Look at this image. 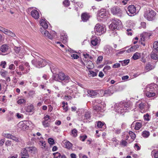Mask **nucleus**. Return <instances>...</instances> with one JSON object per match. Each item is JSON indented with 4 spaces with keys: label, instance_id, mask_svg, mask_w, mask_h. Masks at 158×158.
Instances as JSON below:
<instances>
[{
    "label": "nucleus",
    "instance_id": "f257e3e1",
    "mask_svg": "<svg viewBox=\"0 0 158 158\" xmlns=\"http://www.w3.org/2000/svg\"><path fill=\"white\" fill-rule=\"evenodd\" d=\"M31 54L34 57H35V56H37V58L32 60L31 63L34 66L36 67L40 68L45 66L47 64L46 60L43 59L38 57L39 54L38 53L32 51Z\"/></svg>",
    "mask_w": 158,
    "mask_h": 158
},
{
    "label": "nucleus",
    "instance_id": "f03ea898",
    "mask_svg": "<svg viewBox=\"0 0 158 158\" xmlns=\"http://www.w3.org/2000/svg\"><path fill=\"white\" fill-rule=\"evenodd\" d=\"M158 91V85L154 83L146 86L143 90L146 96L149 98L154 96Z\"/></svg>",
    "mask_w": 158,
    "mask_h": 158
},
{
    "label": "nucleus",
    "instance_id": "7ed1b4c3",
    "mask_svg": "<svg viewBox=\"0 0 158 158\" xmlns=\"http://www.w3.org/2000/svg\"><path fill=\"white\" fill-rule=\"evenodd\" d=\"M129 107V103L125 102L116 103L114 106L115 111L121 114H123L124 112H127Z\"/></svg>",
    "mask_w": 158,
    "mask_h": 158
},
{
    "label": "nucleus",
    "instance_id": "20e7f679",
    "mask_svg": "<svg viewBox=\"0 0 158 158\" xmlns=\"http://www.w3.org/2000/svg\"><path fill=\"white\" fill-rule=\"evenodd\" d=\"M53 79L56 81H64L68 82L71 80L70 77L68 75H65L64 73L62 71L59 72L58 74H55L53 76Z\"/></svg>",
    "mask_w": 158,
    "mask_h": 158
},
{
    "label": "nucleus",
    "instance_id": "39448f33",
    "mask_svg": "<svg viewBox=\"0 0 158 158\" xmlns=\"http://www.w3.org/2000/svg\"><path fill=\"white\" fill-rule=\"evenodd\" d=\"M19 70L22 71H18V70L16 69L15 71L17 74L19 76H21L22 74H24L28 73L30 70V66L27 62L23 63L20 64L19 67Z\"/></svg>",
    "mask_w": 158,
    "mask_h": 158
},
{
    "label": "nucleus",
    "instance_id": "423d86ee",
    "mask_svg": "<svg viewBox=\"0 0 158 158\" xmlns=\"http://www.w3.org/2000/svg\"><path fill=\"white\" fill-rule=\"evenodd\" d=\"M105 110V107L100 105L94 106L93 108V111L94 114L99 117L104 115Z\"/></svg>",
    "mask_w": 158,
    "mask_h": 158
},
{
    "label": "nucleus",
    "instance_id": "0eeeda50",
    "mask_svg": "<svg viewBox=\"0 0 158 158\" xmlns=\"http://www.w3.org/2000/svg\"><path fill=\"white\" fill-rule=\"evenodd\" d=\"M40 31L44 37L50 40H52L54 38H56V32L53 31H51L50 33H49L45 29H43L41 27Z\"/></svg>",
    "mask_w": 158,
    "mask_h": 158
},
{
    "label": "nucleus",
    "instance_id": "6e6552de",
    "mask_svg": "<svg viewBox=\"0 0 158 158\" xmlns=\"http://www.w3.org/2000/svg\"><path fill=\"white\" fill-rule=\"evenodd\" d=\"M156 12L152 10H149L145 12L144 15V18L148 21H152L155 18Z\"/></svg>",
    "mask_w": 158,
    "mask_h": 158
},
{
    "label": "nucleus",
    "instance_id": "1a4fd4ad",
    "mask_svg": "<svg viewBox=\"0 0 158 158\" xmlns=\"http://www.w3.org/2000/svg\"><path fill=\"white\" fill-rule=\"evenodd\" d=\"M95 34L97 35H100L106 31L105 28L101 24H97L94 27Z\"/></svg>",
    "mask_w": 158,
    "mask_h": 158
},
{
    "label": "nucleus",
    "instance_id": "9d476101",
    "mask_svg": "<svg viewBox=\"0 0 158 158\" xmlns=\"http://www.w3.org/2000/svg\"><path fill=\"white\" fill-rule=\"evenodd\" d=\"M121 24L122 22L120 20L118 19H115L113 20L109 27L110 29L113 30L117 29L118 26H121Z\"/></svg>",
    "mask_w": 158,
    "mask_h": 158
},
{
    "label": "nucleus",
    "instance_id": "9b49d317",
    "mask_svg": "<svg viewBox=\"0 0 158 158\" xmlns=\"http://www.w3.org/2000/svg\"><path fill=\"white\" fill-rule=\"evenodd\" d=\"M33 9V7H30L28 10L30 12L31 16L34 19H37L39 18L40 13L37 10Z\"/></svg>",
    "mask_w": 158,
    "mask_h": 158
},
{
    "label": "nucleus",
    "instance_id": "f8f14e48",
    "mask_svg": "<svg viewBox=\"0 0 158 158\" xmlns=\"http://www.w3.org/2000/svg\"><path fill=\"white\" fill-rule=\"evenodd\" d=\"M128 12H127L128 15L130 16H132V15H134L135 14L136 12H138V10H136L135 7L134 5L129 6L128 7Z\"/></svg>",
    "mask_w": 158,
    "mask_h": 158
},
{
    "label": "nucleus",
    "instance_id": "ddd939ff",
    "mask_svg": "<svg viewBox=\"0 0 158 158\" xmlns=\"http://www.w3.org/2000/svg\"><path fill=\"white\" fill-rule=\"evenodd\" d=\"M31 123L28 121L20 122L18 124V127L20 129L22 130H25L27 129L29 126L28 124Z\"/></svg>",
    "mask_w": 158,
    "mask_h": 158
},
{
    "label": "nucleus",
    "instance_id": "4468645a",
    "mask_svg": "<svg viewBox=\"0 0 158 158\" xmlns=\"http://www.w3.org/2000/svg\"><path fill=\"white\" fill-rule=\"evenodd\" d=\"M108 14V12L105 9H101L98 11L97 14L98 19H100V18H103L106 16Z\"/></svg>",
    "mask_w": 158,
    "mask_h": 158
},
{
    "label": "nucleus",
    "instance_id": "2eb2a0df",
    "mask_svg": "<svg viewBox=\"0 0 158 158\" xmlns=\"http://www.w3.org/2000/svg\"><path fill=\"white\" fill-rule=\"evenodd\" d=\"M112 13L113 15H117L120 14L121 13L122 11L120 8L118 7H114L111 9Z\"/></svg>",
    "mask_w": 158,
    "mask_h": 158
},
{
    "label": "nucleus",
    "instance_id": "dca6fc26",
    "mask_svg": "<svg viewBox=\"0 0 158 158\" xmlns=\"http://www.w3.org/2000/svg\"><path fill=\"white\" fill-rule=\"evenodd\" d=\"M40 24L41 26H42L43 28L46 29L48 27V25L49 24V23L46 21L45 19H42L40 21Z\"/></svg>",
    "mask_w": 158,
    "mask_h": 158
},
{
    "label": "nucleus",
    "instance_id": "f3484780",
    "mask_svg": "<svg viewBox=\"0 0 158 158\" xmlns=\"http://www.w3.org/2000/svg\"><path fill=\"white\" fill-rule=\"evenodd\" d=\"M60 40L64 43H66L68 41L67 35L65 32H62L61 34Z\"/></svg>",
    "mask_w": 158,
    "mask_h": 158
},
{
    "label": "nucleus",
    "instance_id": "a211bd4d",
    "mask_svg": "<svg viewBox=\"0 0 158 158\" xmlns=\"http://www.w3.org/2000/svg\"><path fill=\"white\" fill-rule=\"evenodd\" d=\"M114 49L109 45H106L104 47V52L106 54H109Z\"/></svg>",
    "mask_w": 158,
    "mask_h": 158
},
{
    "label": "nucleus",
    "instance_id": "6ab92c4d",
    "mask_svg": "<svg viewBox=\"0 0 158 158\" xmlns=\"http://www.w3.org/2000/svg\"><path fill=\"white\" fill-rule=\"evenodd\" d=\"M68 52H69L71 56L73 59H77L79 58V56L77 54H75V53H76L75 51L70 48L68 50Z\"/></svg>",
    "mask_w": 158,
    "mask_h": 158
},
{
    "label": "nucleus",
    "instance_id": "aec40b11",
    "mask_svg": "<svg viewBox=\"0 0 158 158\" xmlns=\"http://www.w3.org/2000/svg\"><path fill=\"white\" fill-rule=\"evenodd\" d=\"M101 91L102 93H104L103 95L106 96H110L114 93V91L111 88L105 91L102 90Z\"/></svg>",
    "mask_w": 158,
    "mask_h": 158
},
{
    "label": "nucleus",
    "instance_id": "412c9836",
    "mask_svg": "<svg viewBox=\"0 0 158 158\" xmlns=\"http://www.w3.org/2000/svg\"><path fill=\"white\" fill-rule=\"evenodd\" d=\"M87 95L89 97H93L97 95L98 93L96 90H87Z\"/></svg>",
    "mask_w": 158,
    "mask_h": 158
},
{
    "label": "nucleus",
    "instance_id": "4be33fe9",
    "mask_svg": "<svg viewBox=\"0 0 158 158\" xmlns=\"http://www.w3.org/2000/svg\"><path fill=\"white\" fill-rule=\"evenodd\" d=\"M63 146L68 149H70L72 146V144L69 141L66 140H64L63 141Z\"/></svg>",
    "mask_w": 158,
    "mask_h": 158
},
{
    "label": "nucleus",
    "instance_id": "5701e85b",
    "mask_svg": "<svg viewBox=\"0 0 158 158\" xmlns=\"http://www.w3.org/2000/svg\"><path fill=\"white\" fill-rule=\"evenodd\" d=\"M99 38L96 37H94L92 38L91 41V43L92 45L95 46L99 42Z\"/></svg>",
    "mask_w": 158,
    "mask_h": 158
},
{
    "label": "nucleus",
    "instance_id": "b1692460",
    "mask_svg": "<svg viewBox=\"0 0 158 158\" xmlns=\"http://www.w3.org/2000/svg\"><path fill=\"white\" fill-rule=\"evenodd\" d=\"M155 66L154 64L152 65L150 63H148L145 67V69L147 71H149L155 68Z\"/></svg>",
    "mask_w": 158,
    "mask_h": 158
},
{
    "label": "nucleus",
    "instance_id": "393cba45",
    "mask_svg": "<svg viewBox=\"0 0 158 158\" xmlns=\"http://www.w3.org/2000/svg\"><path fill=\"white\" fill-rule=\"evenodd\" d=\"M1 31L3 32L5 34L10 35L12 37H14L15 36V34L11 31L3 28L2 29Z\"/></svg>",
    "mask_w": 158,
    "mask_h": 158
},
{
    "label": "nucleus",
    "instance_id": "a878e982",
    "mask_svg": "<svg viewBox=\"0 0 158 158\" xmlns=\"http://www.w3.org/2000/svg\"><path fill=\"white\" fill-rule=\"evenodd\" d=\"M9 48V46L6 44L2 45L0 47V51L3 52H7Z\"/></svg>",
    "mask_w": 158,
    "mask_h": 158
},
{
    "label": "nucleus",
    "instance_id": "bb28decb",
    "mask_svg": "<svg viewBox=\"0 0 158 158\" xmlns=\"http://www.w3.org/2000/svg\"><path fill=\"white\" fill-rule=\"evenodd\" d=\"M156 51L153 50L151 54V57L153 60H158V54Z\"/></svg>",
    "mask_w": 158,
    "mask_h": 158
},
{
    "label": "nucleus",
    "instance_id": "cd10ccee",
    "mask_svg": "<svg viewBox=\"0 0 158 158\" xmlns=\"http://www.w3.org/2000/svg\"><path fill=\"white\" fill-rule=\"evenodd\" d=\"M27 148H24L22 149L21 152L20 156H27L29 157V155L27 152Z\"/></svg>",
    "mask_w": 158,
    "mask_h": 158
},
{
    "label": "nucleus",
    "instance_id": "c85d7f7f",
    "mask_svg": "<svg viewBox=\"0 0 158 158\" xmlns=\"http://www.w3.org/2000/svg\"><path fill=\"white\" fill-rule=\"evenodd\" d=\"M90 16L87 13H84L81 16V18L84 22L87 21L89 19Z\"/></svg>",
    "mask_w": 158,
    "mask_h": 158
},
{
    "label": "nucleus",
    "instance_id": "c756f323",
    "mask_svg": "<svg viewBox=\"0 0 158 158\" xmlns=\"http://www.w3.org/2000/svg\"><path fill=\"white\" fill-rule=\"evenodd\" d=\"M135 106L137 107H138L140 109H142L144 107V104L141 101H139L136 103Z\"/></svg>",
    "mask_w": 158,
    "mask_h": 158
},
{
    "label": "nucleus",
    "instance_id": "7c9ffc66",
    "mask_svg": "<svg viewBox=\"0 0 158 158\" xmlns=\"http://www.w3.org/2000/svg\"><path fill=\"white\" fill-rule=\"evenodd\" d=\"M34 110V106L32 105L28 106L26 108V111L28 113L33 112Z\"/></svg>",
    "mask_w": 158,
    "mask_h": 158
},
{
    "label": "nucleus",
    "instance_id": "2f4dec72",
    "mask_svg": "<svg viewBox=\"0 0 158 158\" xmlns=\"http://www.w3.org/2000/svg\"><path fill=\"white\" fill-rule=\"evenodd\" d=\"M148 35V33H145L144 34H142L141 35V38L139 42L141 43V44H143L144 46V44L143 42V41H144L145 40V36Z\"/></svg>",
    "mask_w": 158,
    "mask_h": 158
},
{
    "label": "nucleus",
    "instance_id": "473e14b6",
    "mask_svg": "<svg viewBox=\"0 0 158 158\" xmlns=\"http://www.w3.org/2000/svg\"><path fill=\"white\" fill-rule=\"evenodd\" d=\"M98 72V71L94 72L92 70L89 71L88 73L89 76L91 77H95L97 76Z\"/></svg>",
    "mask_w": 158,
    "mask_h": 158
},
{
    "label": "nucleus",
    "instance_id": "72a5a7b5",
    "mask_svg": "<svg viewBox=\"0 0 158 158\" xmlns=\"http://www.w3.org/2000/svg\"><path fill=\"white\" fill-rule=\"evenodd\" d=\"M95 102L99 104V106H103V107H105L106 106V104L105 102L99 99H97L95 100Z\"/></svg>",
    "mask_w": 158,
    "mask_h": 158
},
{
    "label": "nucleus",
    "instance_id": "f704fd0d",
    "mask_svg": "<svg viewBox=\"0 0 158 158\" xmlns=\"http://www.w3.org/2000/svg\"><path fill=\"white\" fill-rule=\"evenodd\" d=\"M97 126L98 128H103V129H104L106 127L104 123L102 122L101 121H98V122Z\"/></svg>",
    "mask_w": 158,
    "mask_h": 158
},
{
    "label": "nucleus",
    "instance_id": "c9c22d12",
    "mask_svg": "<svg viewBox=\"0 0 158 158\" xmlns=\"http://www.w3.org/2000/svg\"><path fill=\"white\" fill-rule=\"evenodd\" d=\"M142 123L140 122H136L135 124V128L136 130H139L142 127Z\"/></svg>",
    "mask_w": 158,
    "mask_h": 158
},
{
    "label": "nucleus",
    "instance_id": "e433bc0d",
    "mask_svg": "<svg viewBox=\"0 0 158 158\" xmlns=\"http://www.w3.org/2000/svg\"><path fill=\"white\" fill-rule=\"evenodd\" d=\"M68 92L67 91L66 92V95L63 97L64 99L66 100H70L72 98V96L69 95Z\"/></svg>",
    "mask_w": 158,
    "mask_h": 158
},
{
    "label": "nucleus",
    "instance_id": "4c0bfd02",
    "mask_svg": "<svg viewBox=\"0 0 158 158\" xmlns=\"http://www.w3.org/2000/svg\"><path fill=\"white\" fill-rule=\"evenodd\" d=\"M74 2V5L75 7V9L77 11L78 10L77 8H78V7H79V8H82L83 6L82 4L81 3L80 4L79 2H76L75 1Z\"/></svg>",
    "mask_w": 158,
    "mask_h": 158
},
{
    "label": "nucleus",
    "instance_id": "58836bf2",
    "mask_svg": "<svg viewBox=\"0 0 158 158\" xmlns=\"http://www.w3.org/2000/svg\"><path fill=\"white\" fill-rule=\"evenodd\" d=\"M77 130L75 129H74L72 130L70 135L72 136L75 137L77 136Z\"/></svg>",
    "mask_w": 158,
    "mask_h": 158
},
{
    "label": "nucleus",
    "instance_id": "ea45409f",
    "mask_svg": "<svg viewBox=\"0 0 158 158\" xmlns=\"http://www.w3.org/2000/svg\"><path fill=\"white\" fill-rule=\"evenodd\" d=\"M75 88V87L73 86H71L69 90H66L65 93H66V92L67 91L68 92V94H69V95L72 96V94L73 93V90Z\"/></svg>",
    "mask_w": 158,
    "mask_h": 158
},
{
    "label": "nucleus",
    "instance_id": "a19ab883",
    "mask_svg": "<svg viewBox=\"0 0 158 158\" xmlns=\"http://www.w3.org/2000/svg\"><path fill=\"white\" fill-rule=\"evenodd\" d=\"M140 53L137 52L133 54L132 58L134 60H136L138 59L140 57Z\"/></svg>",
    "mask_w": 158,
    "mask_h": 158
},
{
    "label": "nucleus",
    "instance_id": "79ce46f5",
    "mask_svg": "<svg viewBox=\"0 0 158 158\" xmlns=\"http://www.w3.org/2000/svg\"><path fill=\"white\" fill-rule=\"evenodd\" d=\"M150 135V133L148 131H144L142 132V135L144 138L148 137Z\"/></svg>",
    "mask_w": 158,
    "mask_h": 158
},
{
    "label": "nucleus",
    "instance_id": "37998d69",
    "mask_svg": "<svg viewBox=\"0 0 158 158\" xmlns=\"http://www.w3.org/2000/svg\"><path fill=\"white\" fill-rule=\"evenodd\" d=\"M129 135L131 136L132 139L129 142V143H130L131 142L133 141L134 140L135 137V135L134 133L131 131H129Z\"/></svg>",
    "mask_w": 158,
    "mask_h": 158
},
{
    "label": "nucleus",
    "instance_id": "c03bdc74",
    "mask_svg": "<svg viewBox=\"0 0 158 158\" xmlns=\"http://www.w3.org/2000/svg\"><path fill=\"white\" fill-rule=\"evenodd\" d=\"M143 117L144 120L147 121H149L151 118L150 116L148 113L144 115Z\"/></svg>",
    "mask_w": 158,
    "mask_h": 158
},
{
    "label": "nucleus",
    "instance_id": "a18cd8bd",
    "mask_svg": "<svg viewBox=\"0 0 158 158\" xmlns=\"http://www.w3.org/2000/svg\"><path fill=\"white\" fill-rule=\"evenodd\" d=\"M152 154L155 158H158V151L153 150L152 152Z\"/></svg>",
    "mask_w": 158,
    "mask_h": 158
},
{
    "label": "nucleus",
    "instance_id": "49530a36",
    "mask_svg": "<svg viewBox=\"0 0 158 158\" xmlns=\"http://www.w3.org/2000/svg\"><path fill=\"white\" fill-rule=\"evenodd\" d=\"M62 104L64 110L65 111H67L68 110V103L67 102L65 103L64 102H62Z\"/></svg>",
    "mask_w": 158,
    "mask_h": 158
},
{
    "label": "nucleus",
    "instance_id": "de8ad7c7",
    "mask_svg": "<svg viewBox=\"0 0 158 158\" xmlns=\"http://www.w3.org/2000/svg\"><path fill=\"white\" fill-rule=\"evenodd\" d=\"M28 151L31 152H35L36 150V148L35 147H26Z\"/></svg>",
    "mask_w": 158,
    "mask_h": 158
},
{
    "label": "nucleus",
    "instance_id": "09e8293b",
    "mask_svg": "<svg viewBox=\"0 0 158 158\" xmlns=\"http://www.w3.org/2000/svg\"><path fill=\"white\" fill-rule=\"evenodd\" d=\"M153 47L154 49L155 50H156V52H158V42L157 41H155L154 42L153 45Z\"/></svg>",
    "mask_w": 158,
    "mask_h": 158
},
{
    "label": "nucleus",
    "instance_id": "8fccbe9b",
    "mask_svg": "<svg viewBox=\"0 0 158 158\" xmlns=\"http://www.w3.org/2000/svg\"><path fill=\"white\" fill-rule=\"evenodd\" d=\"M82 55L85 58L87 59L88 60L89 59H91L92 58V57L87 53H83Z\"/></svg>",
    "mask_w": 158,
    "mask_h": 158
},
{
    "label": "nucleus",
    "instance_id": "3c124183",
    "mask_svg": "<svg viewBox=\"0 0 158 158\" xmlns=\"http://www.w3.org/2000/svg\"><path fill=\"white\" fill-rule=\"evenodd\" d=\"M7 73V72L6 71H5L4 70L0 72V74L2 77H6V76Z\"/></svg>",
    "mask_w": 158,
    "mask_h": 158
},
{
    "label": "nucleus",
    "instance_id": "603ef678",
    "mask_svg": "<svg viewBox=\"0 0 158 158\" xmlns=\"http://www.w3.org/2000/svg\"><path fill=\"white\" fill-rule=\"evenodd\" d=\"M25 102L26 100L24 99H19L17 101V103L19 104H21L25 103Z\"/></svg>",
    "mask_w": 158,
    "mask_h": 158
},
{
    "label": "nucleus",
    "instance_id": "864d4df0",
    "mask_svg": "<svg viewBox=\"0 0 158 158\" xmlns=\"http://www.w3.org/2000/svg\"><path fill=\"white\" fill-rule=\"evenodd\" d=\"M28 97L33 98L35 94V91H30L28 93Z\"/></svg>",
    "mask_w": 158,
    "mask_h": 158
},
{
    "label": "nucleus",
    "instance_id": "5fc2aeb1",
    "mask_svg": "<svg viewBox=\"0 0 158 158\" xmlns=\"http://www.w3.org/2000/svg\"><path fill=\"white\" fill-rule=\"evenodd\" d=\"M48 142L50 145H53L55 143L54 140L52 138H49L48 139Z\"/></svg>",
    "mask_w": 158,
    "mask_h": 158
},
{
    "label": "nucleus",
    "instance_id": "6e6d98bb",
    "mask_svg": "<svg viewBox=\"0 0 158 158\" xmlns=\"http://www.w3.org/2000/svg\"><path fill=\"white\" fill-rule=\"evenodd\" d=\"M60 155L61 154L58 152H56L53 153L54 158H59Z\"/></svg>",
    "mask_w": 158,
    "mask_h": 158
},
{
    "label": "nucleus",
    "instance_id": "4d7b16f0",
    "mask_svg": "<svg viewBox=\"0 0 158 158\" xmlns=\"http://www.w3.org/2000/svg\"><path fill=\"white\" fill-rule=\"evenodd\" d=\"M111 69V67L109 65H106L104 67L103 70L105 72H106L108 70H110Z\"/></svg>",
    "mask_w": 158,
    "mask_h": 158
},
{
    "label": "nucleus",
    "instance_id": "13d9d810",
    "mask_svg": "<svg viewBox=\"0 0 158 158\" xmlns=\"http://www.w3.org/2000/svg\"><path fill=\"white\" fill-rule=\"evenodd\" d=\"M3 135L5 137L8 138V139H10L11 138V136L12 135L8 133H4L3 134Z\"/></svg>",
    "mask_w": 158,
    "mask_h": 158
},
{
    "label": "nucleus",
    "instance_id": "bf43d9fd",
    "mask_svg": "<svg viewBox=\"0 0 158 158\" xmlns=\"http://www.w3.org/2000/svg\"><path fill=\"white\" fill-rule=\"evenodd\" d=\"M85 117L87 119L91 117V114L89 112H86L85 114Z\"/></svg>",
    "mask_w": 158,
    "mask_h": 158
},
{
    "label": "nucleus",
    "instance_id": "052dcab7",
    "mask_svg": "<svg viewBox=\"0 0 158 158\" xmlns=\"http://www.w3.org/2000/svg\"><path fill=\"white\" fill-rule=\"evenodd\" d=\"M42 124L44 127H49V123L48 122H47V121H44L42 122Z\"/></svg>",
    "mask_w": 158,
    "mask_h": 158
},
{
    "label": "nucleus",
    "instance_id": "680f3d73",
    "mask_svg": "<svg viewBox=\"0 0 158 158\" xmlns=\"http://www.w3.org/2000/svg\"><path fill=\"white\" fill-rule=\"evenodd\" d=\"M127 34L128 35L131 36L132 35V31L131 29H128L127 30Z\"/></svg>",
    "mask_w": 158,
    "mask_h": 158
},
{
    "label": "nucleus",
    "instance_id": "e2e57ef3",
    "mask_svg": "<svg viewBox=\"0 0 158 158\" xmlns=\"http://www.w3.org/2000/svg\"><path fill=\"white\" fill-rule=\"evenodd\" d=\"M6 64V62L5 61H2L0 64V66L2 67L3 68H5Z\"/></svg>",
    "mask_w": 158,
    "mask_h": 158
},
{
    "label": "nucleus",
    "instance_id": "0e129e2a",
    "mask_svg": "<svg viewBox=\"0 0 158 158\" xmlns=\"http://www.w3.org/2000/svg\"><path fill=\"white\" fill-rule=\"evenodd\" d=\"M63 4L65 6H68L69 5V2L68 0H65L63 2Z\"/></svg>",
    "mask_w": 158,
    "mask_h": 158
},
{
    "label": "nucleus",
    "instance_id": "69168bd1",
    "mask_svg": "<svg viewBox=\"0 0 158 158\" xmlns=\"http://www.w3.org/2000/svg\"><path fill=\"white\" fill-rule=\"evenodd\" d=\"M86 138L87 136L86 135H84L80 136V140L82 141H84Z\"/></svg>",
    "mask_w": 158,
    "mask_h": 158
},
{
    "label": "nucleus",
    "instance_id": "338daca9",
    "mask_svg": "<svg viewBox=\"0 0 158 158\" xmlns=\"http://www.w3.org/2000/svg\"><path fill=\"white\" fill-rule=\"evenodd\" d=\"M127 141L124 140H122L120 142V145L124 146L127 145Z\"/></svg>",
    "mask_w": 158,
    "mask_h": 158
},
{
    "label": "nucleus",
    "instance_id": "774afa93",
    "mask_svg": "<svg viewBox=\"0 0 158 158\" xmlns=\"http://www.w3.org/2000/svg\"><path fill=\"white\" fill-rule=\"evenodd\" d=\"M39 144L42 146V148H44L45 147V146L46 145L45 143V142L43 140L40 141Z\"/></svg>",
    "mask_w": 158,
    "mask_h": 158
}]
</instances>
